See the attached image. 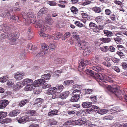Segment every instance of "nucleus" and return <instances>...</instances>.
I'll list each match as a JSON object with an SVG mask.
<instances>
[{"mask_svg":"<svg viewBox=\"0 0 127 127\" xmlns=\"http://www.w3.org/2000/svg\"><path fill=\"white\" fill-rule=\"evenodd\" d=\"M21 82L23 86L29 84H32L33 82L32 80L29 78H26L24 79Z\"/></svg>","mask_w":127,"mask_h":127,"instance_id":"nucleus-10","label":"nucleus"},{"mask_svg":"<svg viewBox=\"0 0 127 127\" xmlns=\"http://www.w3.org/2000/svg\"><path fill=\"white\" fill-rule=\"evenodd\" d=\"M58 112V111L57 110H51L48 113V115L49 116H53L57 115Z\"/></svg>","mask_w":127,"mask_h":127,"instance_id":"nucleus-35","label":"nucleus"},{"mask_svg":"<svg viewBox=\"0 0 127 127\" xmlns=\"http://www.w3.org/2000/svg\"><path fill=\"white\" fill-rule=\"evenodd\" d=\"M69 94L68 91H66L61 93L60 95L59 98L62 99H65L68 97Z\"/></svg>","mask_w":127,"mask_h":127,"instance_id":"nucleus-16","label":"nucleus"},{"mask_svg":"<svg viewBox=\"0 0 127 127\" xmlns=\"http://www.w3.org/2000/svg\"><path fill=\"white\" fill-rule=\"evenodd\" d=\"M75 23L76 26L79 27L81 28L84 26L83 24L79 21H76L75 22Z\"/></svg>","mask_w":127,"mask_h":127,"instance_id":"nucleus-49","label":"nucleus"},{"mask_svg":"<svg viewBox=\"0 0 127 127\" xmlns=\"http://www.w3.org/2000/svg\"><path fill=\"white\" fill-rule=\"evenodd\" d=\"M73 81L72 80H68L64 81V85H69L72 84L73 83Z\"/></svg>","mask_w":127,"mask_h":127,"instance_id":"nucleus-43","label":"nucleus"},{"mask_svg":"<svg viewBox=\"0 0 127 127\" xmlns=\"http://www.w3.org/2000/svg\"><path fill=\"white\" fill-rule=\"evenodd\" d=\"M100 40L104 43H108L111 41L110 38H100Z\"/></svg>","mask_w":127,"mask_h":127,"instance_id":"nucleus-40","label":"nucleus"},{"mask_svg":"<svg viewBox=\"0 0 127 127\" xmlns=\"http://www.w3.org/2000/svg\"><path fill=\"white\" fill-rule=\"evenodd\" d=\"M28 38L29 39H31L33 37V34L31 32V30L29 29L28 32Z\"/></svg>","mask_w":127,"mask_h":127,"instance_id":"nucleus-47","label":"nucleus"},{"mask_svg":"<svg viewBox=\"0 0 127 127\" xmlns=\"http://www.w3.org/2000/svg\"><path fill=\"white\" fill-rule=\"evenodd\" d=\"M7 114L6 112H0V119H2L5 117Z\"/></svg>","mask_w":127,"mask_h":127,"instance_id":"nucleus-46","label":"nucleus"},{"mask_svg":"<svg viewBox=\"0 0 127 127\" xmlns=\"http://www.w3.org/2000/svg\"><path fill=\"white\" fill-rule=\"evenodd\" d=\"M29 46L30 47L29 48V49L32 51H34L36 49V47L32 45V44H29Z\"/></svg>","mask_w":127,"mask_h":127,"instance_id":"nucleus-53","label":"nucleus"},{"mask_svg":"<svg viewBox=\"0 0 127 127\" xmlns=\"http://www.w3.org/2000/svg\"><path fill=\"white\" fill-rule=\"evenodd\" d=\"M43 101V99L40 98H38L35 101L36 102V103L37 104H38L39 105L42 103Z\"/></svg>","mask_w":127,"mask_h":127,"instance_id":"nucleus-58","label":"nucleus"},{"mask_svg":"<svg viewBox=\"0 0 127 127\" xmlns=\"http://www.w3.org/2000/svg\"><path fill=\"white\" fill-rule=\"evenodd\" d=\"M91 64L89 61H86L84 62H81L79 66V68L83 69L85 65H87Z\"/></svg>","mask_w":127,"mask_h":127,"instance_id":"nucleus-20","label":"nucleus"},{"mask_svg":"<svg viewBox=\"0 0 127 127\" xmlns=\"http://www.w3.org/2000/svg\"><path fill=\"white\" fill-rule=\"evenodd\" d=\"M3 14L6 17H8L10 15L9 11L7 10H3Z\"/></svg>","mask_w":127,"mask_h":127,"instance_id":"nucleus-59","label":"nucleus"},{"mask_svg":"<svg viewBox=\"0 0 127 127\" xmlns=\"http://www.w3.org/2000/svg\"><path fill=\"white\" fill-rule=\"evenodd\" d=\"M91 68L92 69L97 72L103 71L104 70L103 68L100 65L95 66H92Z\"/></svg>","mask_w":127,"mask_h":127,"instance_id":"nucleus-15","label":"nucleus"},{"mask_svg":"<svg viewBox=\"0 0 127 127\" xmlns=\"http://www.w3.org/2000/svg\"><path fill=\"white\" fill-rule=\"evenodd\" d=\"M45 54H44V52L40 51L36 55V57L37 58L40 57H42L43 56H44Z\"/></svg>","mask_w":127,"mask_h":127,"instance_id":"nucleus-55","label":"nucleus"},{"mask_svg":"<svg viewBox=\"0 0 127 127\" xmlns=\"http://www.w3.org/2000/svg\"><path fill=\"white\" fill-rule=\"evenodd\" d=\"M12 80L11 79L7 81L6 82L7 85L9 86H11L14 84V83L12 82Z\"/></svg>","mask_w":127,"mask_h":127,"instance_id":"nucleus-57","label":"nucleus"},{"mask_svg":"<svg viewBox=\"0 0 127 127\" xmlns=\"http://www.w3.org/2000/svg\"><path fill=\"white\" fill-rule=\"evenodd\" d=\"M62 36L61 33L58 32L52 34V36H51L52 39H60L61 36Z\"/></svg>","mask_w":127,"mask_h":127,"instance_id":"nucleus-17","label":"nucleus"},{"mask_svg":"<svg viewBox=\"0 0 127 127\" xmlns=\"http://www.w3.org/2000/svg\"><path fill=\"white\" fill-rule=\"evenodd\" d=\"M19 35V33L17 32H15L9 35L8 37L9 39L11 40L10 42L11 44L14 45L15 44V41L18 38Z\"/></svg>","mask_w":127,"mask_h":127,"instance_id":"nucleus-3","label":"nucleus"},{"mask_svg":"<svg viewBox=\"0 0 127 127\" xmlns=\"http://www.w3.org/2000/svg\"><path fill=\"white\" fill-rule=\"evenodd\" d=\"M104 19V17L102 16H99L96 17L95 20L98 23H101L103 22Z\"/></svg>","mask_w":127,"mask_h":127,"instance_id":"nucleus-23","label":"nucleus"},{"mask_svg":"<svg viewBox=\"0 0 127 127\" xmlns=\"http://www.w3.org/2000/svg\"><path fill=\"white\" fill-rule=\"evenodd\" d=\"M47 11V9L46 8H41L37 14L39 16H41L43 14H44Z\"/></svg>","mask_w":127,"mask_h":127,"instance_id":"nucleus-21","label":"nucleus"},{"mask_svg":"<svg viewBox=\"0 0 127 127\" xmlns=\"http://www.w3.org/2000/svg\"><path fill=\"white\" fill-rule=\"evenodd\" d=\"M44 32L40 31L39 34L40 36L45 39H49L51 38V36L50 35L45 34L44 33Z\"/></svg>","mask_w":127,"mask_h":127,"instance_id":"nucleus-25","label":"nucleus"},{"mask_svg":"<svg viewBox=\"0 0 127 127\" xmlns=\"http://www.w3.org/2000/svg\"><path fill=\"white\" fill-rule=\"evenodd\" d=\"M51 76L49 74H47L42 75L41 76V79H43L44 80H48L50 79Z\"/></svg>","mask_w":127,"mask_h":127,"instance_id":"nucleus-34","label":"nucleus"},{"mask_svg":"<svg viewBox=\"0 0 127 127\" xmlns=\"http://www.w3.org/2000/svg\"><path fill=\"white\" fill-rule=\"evenodd\" d=\"M89 26L91 29L96 28L98 29V30H101L102 29L101 26H99V27H98L96 24L92 22H90L89 23Z\"/></svg>","mask_w":127,"mask_h":127,"instance_id":"nucleus-18","label":"nucleus"},{"mask_svg":"<svg viewBox=\"0 0 127 127\" xmlns=\"http://www.w3.org/2000/svg\"><path fill=\"white\" fill-rule=\"evenodd\" d=\"M71 11L74 14H76L78 11L77 8L75 7L72 6L70 8Z\"/></svg>","mask_w":127,"mask_h":127,"instance_id":"nucleus-52","label":"nucleus"},{"mask_svg":"<svg viewBox=\"0 0 127 127\" xmlns=\"http://www.w3.org/2000/svg\"><path fill=\"white\" fill-rule=\"evenodd\" d=\"M73 39L74 40H78L79 39V35L78 33L75 32H74L73 33Z\"/></svg>","mask_w":127,"mask_h":127,"instance_id":"nucleus-37","label":"nucleus"},{"mask_svg":"<svg viewBox=\"0 0 127 127\" xmlns=\"http://www.w3.org/2000/svg\"><path fill=\"white\" fill-rule=\"evenodd\" d=\"M86 123L85 120L84 119H80L77 121H76L75 123L76 125H81L85 124Z\"/></svg>","mask_w":127,"mask_h":127,"instance_id":"nucleus-27","label":"nucleus"},{"mask_svg":"<svg viewBox=\"0 0 127 127\" xmlns=\"http://www.w3.org/2000/svg\"><path fill=\"white\" fill-rule=\"evenodd\" d=\"M70 36V34L69 32H67L64 35V36L62 38L63 40H64L67 38L69 37Z\"/></svg>","mask_w":127,"mask_h":127,"instance_id":"nucleus-48","label":"nucleus"},{"mask_svg":"<svg viewBox=\"0 0 127 127\" xmlns=\"http://www.w3.org/2000/svg\"><path fill=\"white\" fill-rule=\"evenodd\" d=\"M109 111L108 110L105 109H101L98 110L97 112L101 115H103L106 114Z\"/></svg>","mask_w":127,"mask_h":127,"instance_id":"nucleus-26","label":"nucleus"},{"mask_svg":"<svg viewBox=\"0 0 127 127\" xmlns=\"http://www.w3.org/2000/svg\"><path fill=\"white\" fill-rule=\"evenodd\" d=\"M113 118V117L112 115H109L108 116H106L103 118V120H112Z\"/></svg>","mask_w":127,"mask_h":127,"instance_id":"nucleus-45","label":"nucleus"},{"mask_svg":"<svg viewBox=\"0 0 127 127\" xmlns=\"http://www.w3.org/2000/svg\"><path fill=\"white\" fill-rule=\"evenodd\" d=\"M9 28V27L5 24H3L2 26L0 25V30L2 31H4V30L7 31Z\"/></svg>","mask_w":127,"mask_h":127,"instance_id":"nucleus-32","label":"nucleus"},{"mask_svg":"<svg viewBox=\"0 0 127 127\" xmlns=\"http://www.w3.org/2000/svg\"><path fill=\"white\" fill-rule=\"evenodd\" d=\"M27 16L29 18H33L34 19V15L33 13L31 12H29L27 13Z\"/></svg>","mask_w":127,"mask_h":127,"instance_id":"nucleus-60","label":"nucleus"},{"mask_svg":"<svg viewBox=\"0 0 127 127\" xmlns=\"http://www.w3.org/2000/svg\"><path fill=\"white\" fill-rule=\"evenodd\" d=\"M112 69L117 72L120 71V69L117 66H113L112 67Z\"/></svg>","mask_w":127,"mask_h":127,"instance_id":"nucleus-61","label":"nucleus"},{"mask_svg":"<svg viewBox=\"0 0 127 127\" xmlns=\"http://www.w3.org/2000/svg\"><path fill=\"white\" fill-rule=\"evenodd\" d=\"M28 101V100L27 99L23 100L19 102L18 105L20 107H23L27 103Z\"/></svg>","mask_w":127,"mask_h":127,"instance_id":"nucleus-30","label":"nucleus"},{"mask_svg":"<svg viewBox=\"0 0 127 127\" xmlns=\"http://www.w3.org/2000/svg\"><path fill=\"white\" fill-rule=\"evenodd\" d=\"M103 64L104 65L109 67L111 66V64L109 62H104L103 63Z\"/></svg>","mask_w":127,"mask_h":127,"instance_id":"nucleus-62","label":"nucleus"},{"mask_svg":"<svg viewBox=\"0 0 127 127\" xmlns=\"http://www.w3.org/2000/svg\"><path fill=\"white\" fill-rule=\"evenodd\" d=\"M93 90L91 89H86L84 91V93L85 94H90L92 92Z\"/></svg>","mask_w":127,"mask_h":127,"instance_id":"nucleus-51","label":"nucleus"},{"mask_svg":"<svg viewBox=\"0 0 127 127\" xmlns=\"http://www.w3.org/2000/svg\"><path fill=\"white\" fill-rule=\"evenodd\" d=\"M97 78L101 81L105 83L107 81L112 82L113 81L114 77L112 75L110 74H105L102 75V74L99 73L97 76Z\"/></svg>","mask_w":127,"mask_h":127,"instance_id":"nucleus-1","label":"nucleus"},{"mask_svg":"<svg viewBox=\"0 0 127 127\" xmlns=\"http://www.w3.org/2000/svg\"><path fill=\"white\" fill-rule=\"evenodd\" d=\"M39 82L36 80L34 81L32 84H29L26 85L24 88V89L26 91H31L33 90L35 87H38L39 85Z\"/></svg>","mask_w":127,"mask_h":127,"instance_id":"nucleus-2","label":"nucleus"},{"mask_svg":"<svg viewBox=\"0 0 127 127\" xmlns=\"http://www.w3.org/2000/svg\"><path fill=\"white\" fill-rule=\"evenodd\" d=\"M104 33L106 36L108 37H111L113 36V32L108 30H104L103 31Z\"/></svg>","mask_w":127,"mask_h":127,"instance_id":"nucleus-28","label":"nucleus"},{"mask_svg":"<svg viewBox=\"0 0 127 127\" xmlns=\"http://www.w3.org/2000/svg\"><path fill=\"white\" fill-rule=\"evenodd\" d=\"M107 89L110 92L114 93L118 97L121 98V91L118 90L116 87H112L110 86H108L107 87Z\"/></svg>","mask_w":127,"mask_h":127,"instance_id":"nucleus-4","label":"nucleus"},{"mask_svg":"<svg viewBox=\"0 0 127 127\" xmlns=\"http://www.w3.org/2000/svg\"><path fill=\"white\" fill-rule=\"evenodd\" d=\"M101 50L104 52H107L108 49V47L107 46H105L102 47L100 48Z\"/></svg>","mask_w":127,"mask_h":127,"instance_id":"nucleus-54","label":"nucleus"},{"mask_svg":"<svg viewBox=\"0 0 127 127\" xmlns=\"http://www.w3.org/2000/svg\"><path fill=\"white\" fill-rule=\"evenodd\" d=\"M86 125H88V126L89 127H96V126L94 124H92L91 122H87Z\"/></svg>","mask_w":127,"mask_h":127,"instance_id":"nucleus-63","label":"nucleus"},{"mask_svg":"<svg viewBox=\"0 0 127 127\" xmlns=\"http://www.w3.org/2000/svg\"><path fill=\"white\" fill-rule=\"evenodd\" d=\"M57 89V91H62L64 88V87L62 85H58L55 87Z\"/></svg>","mask_w":127,"mask_h":127,"instance_id":"nucleus-44","label":"nucleus"},{"mask_svg":"<svg viewBox=\"0 0 127 127\" xmlns=\"http://www.w3.org/2000/svg\"><path fill=\"white\" fill-rule=\"evenodd\" d=\"M80 95L79 94L75 95L72 96L71 98L70 101L73 102H75L77 101L79 99Z\"/></svg>","mask_w":127,"mask_h":127,"instance_id":"nucleus-22","label":"nucleus"},{"mask_svg":"<svg viewBox=\"0 0 127 127\" xmlns=\"http://www.w3.org/2000/svg\"><path fill=\"white\" fill-rule=\"evenodd\" d=\"M37 81L39 82L38 83L39 84V85L38 86V87L41 85L42 88L43 89H46L50 87L51 86V85L46 83L44 80L43 79H40L37 80Z\"/></svg>","mask_w":127,"mask_h":127,"instance_id":"nucleus-5","label":"nucleus"},{"mask_svg":"<svg viewBox=\"0 0 127 127\" xmlns=\"http://www.w3.org/2000/svg\"><path fill=\"white\" fill-rule=\"evenodd\" d=\"M48 46H47L46 44H44L42 45V52H44V54H46L48 52Z\"/></svg>","mask_w":127,"mask_h":127,"instance_id":"nucleus-24","label":"nucleus"},{"mask_svg":"<svg viewBox=\"0 0 127 127\" xmlns=\"http://www.w3.org/2000/svg\"><path fill=\"white\" fill-rule=\"evenodd\" d=\"M9 30V29L7 31H6L4 30V31H3L4 32V33H2V34L0 35V40L5 39L7 37V34L6 32L8 31Z\"/></svg>","mask_w":127,"mask_h":127,"instance_id":"nucleus-33","label":"nucleus"},{"mask_svg":"<svg viewBox=\"0 0 127 127\" xmlns=\"http://www.w3.org/2000/svg\"><path fill=\"white\" fill-rule=\"evenodd\" d=\"M93 10L95 12L99 13L101 11L100 8L97 7H95L93 8Z\"/></svg>","mask_w":127,"mask_h":127,"instance_id":"nucleus-39","label":"nucleus"},{"mask_svg":"<svg viewBox=\"0 0 127 127\" xmlns=\"http://www.w3.org/2000/svg\"><path fill=\"white\" fill-rule=\"evenodd\" d=\"M49 46L50 49L52 50L54 49L55 48V44L54 43H50L49 44Z\"/></svg>","mask_w":127,"mask_h":127,"instance_id":"nucleus-56","label":"nucleus"},{"mask_svg":"<svg viewBox=\"0 0 127 127\" xmlns=\"http://www.w3.org/2000/svg\"><path fill=\"white\" fill-rule=\"evenodd\" d=\"M77 46L78 49L80 50H82L89 47L88 43L85 41H81L78 42Z\"/></svg>","mask_w":127,"mask_h":127,"instance_id":"nucleus-6","label":"nucleus"},{"mask_svg":"<svg viewBox=\"0 0 127 127\" xmlns=\"http://www.w3.org/2000/svg\"><path fill=\"white\" fill-rule=\"evenodd\" d=\"M25 75L24 73L17 72L14 73V77L17 81H20L23 78Z\"/></svg>","mask_w":127,"mask_h":127,"instance_id":"nucleus-7","label":"nucleus"},{"mask_svg":"<svg viewBox=\"0 0 127 127\" xmlns=\"http://www.w3.org/2000/svg\"><path fill=\"white\" fill-rule=\"evenodd\" d=\"M11 121V119H10L6 118L5 119L0 120V123L2 124L7 123L10 122Z\"/></svg>","mask_w":127,"mask_h":127,"instance_id":"nucleus-36","label":"nucleus"},{"mask_svg":"<svg viewBox=\"0 0 127 127\" xmlns=\"http://www.w3.org/2000/svg\"><path fill=\"white\" fill-rule=\"evenodd\" d=\"M8 103V101L6 100H3L0 101V108H4Z\"/></svg>","mask_w":127,"mask_h":127,"instance_id":"nucleus-14","label":"nucleus"},{"mask_svg":"<svg viewBox=\"0 0 127 127\" xmlns=\"http://www.w3.org/2000/svg\"><path fill=\"white\" fill-rule=\"evenodd\" d=\"M91 51L90 50L88 47L85 49L84 50L83 52V54L84 56H86L89 55L91 53Z\"/></svg>","mask_w":127,"mask_h":127,"instance_id":"nucleus-38","label":"nucleus"},{"mask_svg":"<svg viewBox=\"0 0 127 127\" xmlns=\"http://www.w3.org/2000/svg\"><path fill=\"white\" fill-rule=\"evenodd\" d=\"M116 54L118 55L121 58H123L125 57V56L124 54L120 51H118L117 52Z\"/></svg>","mask_w":127,"mask_h":127,"instance_id":"nucleus-50","label":"nucleus"},{"mask_svg":"<svg viewBox=\"0 0 127 127\" xmlns=\"http://www.w3.org/2000/svg\"><path fill=\"white\" fill-rule=\"evenodd\" d=\"M37 26H35V27L37 28L38 26L40 28V31L45 32L46 30L45 27L43 25V22L42 20H39L36 23Z\"/></svg>","mask_w":127,"mask_h":127,"instance_id":"nucleus-8","label":"nucleus"},{"mask_svg":"<svg viewBox=\"0 0 127 127\" xmlns=\"http://www.w3.org/2000/svg\"><path fill=\"white\" fill-rule=\"evenodd\" d=\"M28 113L32 116H35L37 115V114L35 111L33 110H30L28 112Z\"/></svg>","mask_w":127,"mask_h":127,"instance_id":"nucleus-42","label":"nucleus"},{"mask_svg":"<svg viewBox=\"0 0 127 127\" xmlns=\"http://www.w3.org/2000/svg\"><path fill=\"white\" fill-rule=\"evenodd\" d=\"M8 79L9 77L8 75H6L1 77L0 78V82L2 83H4Z\"/></svg>","mask_w":127,"mask_h":127,"instance_id":"nucleus-31","label":"nucleus"},{"mask_svg":"<svg viewBox=\"0 0 127 127\" xmlns=\"http://www.w3.org/2000/svg\"><path fill=\"white\" fill-rule=\"evenodd\" d=\"M57 91V89L55 87L48 89L44 91V93L47 95H53Z\"/></svg>","mask_w":127,"mask_h":127,"instance_id":"nucleus-9","label":"nucleus"},{"mask_svg":"<svg viewBox=\"0 0 127 127\" xmlns=\"http://www.w3.org/2000/svg\"><path fill=\"white\" fill-rule=\"evenodd\" d=\"M17 121L19 123L24 124L29 121V118L27 117H22L17 119Z\"/></svg>","mask_w":127,"mask_h":127,"instance_id":"nucleus-11","label":"nucleus"},{"mask_svg":"<svg viewBox=\"0 0 127 127\" xmlns=\"http://www.w3.org/2000/svg\"><path fill=\"white\" fill-rule=\"evenodd\" d=\"M120 110L119 107H114L110 110V112L111 114L117 113L116 114H117L118 113V112L120 111Z\"/></svg>","mask_w":127,"mask_h":127,"instance_id":"nucleus-19","label":"nucleus"},{"mask_svg":"<svg viewBox=\"0 0 127 127\" xmlns=\"http://www.w3.org/2000/svg\"><path fill=\"white\" fill-rule=\"evenodd\" d=\"M22 86V85L21 82H18L13 85V89L15 91H18L21 89Z\"/></svg>","mask_w":127,"mask_h":127,"instance_id":"nucleus-13","label":"nucleus"},{"mask_svg":"<svg viewBox=\"0 0 127 127\" xmlns=\"http://www.w3.org/2000/svg\"><path fill=\"white\" fill-rule=\"evenodd\" d=\"M71 124V123L70 122H67L64 124L63 126L64 127H69V126Z\"/></svg>","mask_w":127,"mask_h":127,"instance_id":"nucleus-64","label":"nucleus"},{"mask_svg":"<svg viewBox=\"0 0 127 127\" xmlns=\"http://www.w3.org/2000/svg\"><path fill=\"white\" fill-rule=\"evenodd\" d=\"M20 110L16 109L10 112L9 114V115L11 117H14L17 116L18 114L20 113Z\"/></svg>","mask_w":127,"mask_h":127,"instance_id":"nucleus-12","label":"nucleus"},{"mask_svg":"<svg viewBox=\"0 0 127 127\" xmlns=\"http://www.w3.org/2000/svg\"><path fill=\"white\" fill-rule=\"evenodd\" d=\"M92 104V102H87L83 103L82 104V105L84 108H86L90 107L91 106Z\"/></svg>","mask_w":127,"mask_h":127,"instance_id":"nucleus-29","label":"nucleus"},{"mask_svg":"<svg viewBox=\"0 0 127 127\" xmlns=\"http://www.w3.org/2000/svg\"><path fill=\"white\" fill-rule=\"evenodd\" d=\"M45 21L47 23L49 24H51L53 23V20H52L51 18L48 16L46 17Z\"/></svg>","mask_w":127,"mask_h":127,"instance_id":"nucleus-41","label":"nucleus"}]
</instances>
